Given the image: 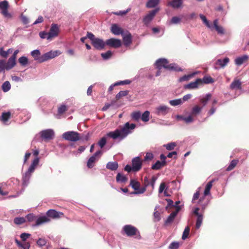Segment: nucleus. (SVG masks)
I'll return each mask as SVG.
<instances>
[{
	"label": "nucleus",
	"mask_w": 249,
	"mask_h": 249,
	"mask_svg": "<svg viewBox=\"0 0 249 249\" xmlns=\"http://www.w3.org/2000/svg\"><path fill=\"white\" fill-rule=\"evenodd\" d=\"M153 158V155L151 153H147L144 158V161L151 160Z\"/></svg>",
	"instance_id": "338daca9"
},
{
	"label": "nucleus",
	"mask_w": 249,
	"mask_h": 249,
	"mask_svg": "<svg viewBox=\"0 0 249 249\" xmlns=\"http://www.w3.org/2000/svg\"><path fill=\"white\" fill-rule=\"evenodd\" d=\"M142 160L140 157H136L132 160V166L133 172L139 171L142 167Z\"/></svg>",
	"instance_id": "9d476101"
},
{
	"label": "nucleus",
	"mask_w": 249,
	"mask_h": 249,
	"mask_svg": "<svg viewBox=\"0 0 249 249\" xmlns=\"http://www.w3.org/2000/svg\"><path fill=\"white\" fill-rule=\"evenodd\" d=\"M63 215V213L58 212L56 211L50 209L46 213V215L39 216L36 220V226H39L43 224L49 222L51 218H56Z\"/></svg>",
	"instance_id": "7ed1b4c3"
},
{
	"label": "nucleus",
	"mask_w": 249,
	"mask_h": 249,
	"mask_svg": "<svg viewBox=\"0 0 249 249\" xmlns=\"http://www.w3.org/2000/svg\"><path fill=\"white\" fill-rule=\"evenodd\" d=\"M131 116L133 119L138 121L141 117V113L139 111L134 112L132 113Z\"/></svg>",
	"instance_id": "3c124183"
},
{
	"label": "nucleus",
	"mask_w": 249,
	"mask_h": 249,
	"mask_svg": "<svg viewBox=\"0 0 249 249\" xmlns=\"http://www.w3.org/2000/svg\"><path fill=\"white\" fill-rule=\"evenodd\" d=\"M10 116L11 113L10 112H3L1 115L0 120L5 123L10 119Z\"/></svg>",
	"instance_id": "4c0bfd02"
},
{
	"label": "nucleus",
	"mask_w": 249,
	"mask_h": 249,
	"mask_svg": "<svg viewBox=\"0 0 249 249\" xmlns=\"http://www.w3.org/2000/svg\"><path fill=\"white\" fill-rule=\"evenodd\" d=\"M215 181V179L209 181L206 185L204 192V196H207L210 194V190L213 186V183Z\"/></svg>",
	"instance_id": "c85d7f7f"
},
{
	"label": "nucleus",
	"mask_w": 249,
	"mask_h": 249,
	"mask_svg": "<svg viewBox=\"0 0 249 249\" xmlns=\"http://www.w3.org/2000/svg\"><path fill=\"white\" fill-rule=\"evenodd\" d=\"M202 109V107L198 106H195L193 107L192 110V114L196 115L199 113Z\"/></svg>",
	"instance_id": "37998d69"
},
{
	"label": "nucleus",
	"mask_w": 249,
	"mask_h": 249,
	"mask_svg": "<svg viewBox=\"0 0 249 249\" xmlns=\"http://www.w3.org/2000/svg\"><path fill=\"white\" fill-rule=\"evenodd\" d=\"M16 65V59L10 57L8 60L6 65V69L7 70H10L13 68Z\"/></svg>",
	"instance_id": "2f4dec72"
},
{
	"label": "nucleus",
	"mask_w": 249,
	"mask_h": 249,
	"mask_svg": "<svg viewBox=\"0 0 249 249\" xmlns=\"http://www.w3.org/2000/svg\"><path fill=\"white\" fill-rule=\"evenodd\" d=\"M111 55H112V52L110 51H107L106 53H102L101 54L102 57L104 59H107L109 58Z\"/></svg>",
	"instance_id": "4d7b16f0"
},
{
	"label": "nucleus",
	"mask_w": 249,
	"mask_h": 249,
	"mask_svg": "<svg viewBox=\"0 0 249 249\" xmlns=\"http://www.w3.org/2000/svg\"><path fill=\"white\" fill-rule=\"evenodd\" d=\"M26 218L29 221L31 222L35 220L36 221L38 218H36V216L34 214L30 213L26 216Z\"/></svg>",
	"instance_id": "680f3d73"
},
{
	"label": "nucleus",
	"mask_w": 249,
	"mask_h": 249,
	"mask_svg": "<svg viewBox=\"0 0 249 249\" xmlns=\"http://www.w3.org/2000/svg\"><path fill=\"white\" fill-rule=\"evenodd\" d=\"M179 248V243L178 242H172L169 246V249H178Z\"/></svg>",
	"instance_id": "052dcab7"
},
{
	"label": "nucleus",
	"mask_w": 249,
	"mask_h": 249,
	"mask_svg": "<svg viewBox=\"0 0 249 249\" xmlns=\"http://www.w3.org/2000/svg\"><path fill=\"white\" fill-rule=\"evenodd\" d=\"M106 167L107 169L111 171H115L118 167V164L117 162H108L107 164Z\"/></svg>",
	"instance_id": "473e14b6"
},
{
	"label": "nucleus",
	"mask_w": 249,
	"mask_h": 249,
	"mask_svg": "<svg viewBox=\"0 0 249 249\" xmlns=\"http://www.w3.org/2000/svg\"><path fill=\"white\" fill-rule=\"evenodd\" d=\"M201 85L202 84H210L214 82L213 79L210 76H204L202 79H201Z\"/></svg>",
	"instance_id": "f704fd0d"
},
{
	"label": "nucleus",
	"mask_w": 249,
	"mask_h": 249,
	"mask_svg": "<svg viewBox=\"0 0 249 249\" xmlns=\"http://www.w3.org/2000/svg\"><path fill=\"white\" fill-rule=\"evenodd\" d=\"M67 110V107L65 105H61L58 108V113L59 114H62L64 113Z\"/></svg>",
	"instance_id": "bf43d9fd"
},
{
	"label": "nucleus",
	"mask_w": 249,
	"mask_h": 249,
	"mask_svg": "<svg viewBox=\"0 0 249 249\" xmlns=\"http://www.w3.org/2000/svg\"><path fill=\"white\" fill-rule=\"evenodd\" d=\"M86 37H87V38H89L91 41V43H92L94 41V40L96 38L95 37V36L92 33L90 32L87 33Z\"/></svg>",
	"instance_id": "774afa93"
},
{
	"label": "nucleus",
	"mask_w": 249,
	"mask_h": 249,
	"mask_svg": "<svg viewBox=\"0 0 249 249\" xmlns=\"http://www.w3.org/2000/svg\"><path fill=\"white\" fill-rule=\"evenodd\" d=\"M249 59V56L248 55H243L240 57H237L235 59V63L238 66H240L244 63L248 62Z\"/></svg>",
	"instance_id": "5701e85b"
},
{
	"label": "nucleus",
	"mask_w": 249,
	"mask_h": 249,
	"mask_svg": "<svg viewBox=\"0 0 249 249\" xmlns=\"http://www.w3.org/2000/svg\"><path fill=\"white\" fill-rule=\"evenodd\" d=\"M26 220L24 217H16L14 220V223L17 225H20L25 222Z\"/></svg>",
	"instance_id": "49530a36"
},
{
	"label": "nucleus",
	"mask_w": 249,
	"mask_h": 249,
	"mask_svg": "<svg viewBox=\"0 0 249 249\" xmlns=\"http://www.w3.org/2000/svg\"><path fill=\"white\" fill-rule=\"evenodd\" d=\"M179 203H168V206L166 207V208L168 207H171L172 206L175 207L176 208V210L175 212H173L168 217L166 220L165 221V224H168L171 223L176 215H177L178 212L179 211V208L178 206V205Z\"/></svg>",
	"instance_id": "6e6552de"
},
{
	"label": "nucleus",
	"mask_w": 249,
	"mask_h": 249,
	"mask_svg": "<svg viewBox=\"0 0 249 249\" xmlns=\"http://www.w3.org/2000/svg\"><path fill=\"white\" fill-rule=\"evenodd\" d=\"M238 162V160H232L231 161V162L230 165L227 167L226 170L228 171L232 170L233 169H234L235 167V166L237 164Z\"/></svg>",
	"instance_id": "58836bf2"
},
{
	"label": "nucleus",
	"mask_w": 249,
	"mask_h": 249,
	"mask_svg": "<svg viewBox=\"0 0 249 249\" xmlns=\"http://www.w3.org/2000/svg\"><path fill=\"white\" fill-rule=\"evenodd\" d=\"M177 144L175 142H170L167 144L164 145V146L166 147V149L168 150H173L175 147L176 146Z\"/></svg>",
	"instance_id": "864d4df0"
},
{
	"label": "nucleus",
	"mask_w": 249,
	"mask_h": 249,
	"mask_svg": "<svg viewBox=\"0 0 249 249\" xmlns=\"http://www.w3.org/2000/svg\"><path fill=\"white\" fill-rule=\"evenodd\" d=\"M102 154V152L98 150L94 154L90 157L87 161V165L89 168H92L94 166L96 161L98 160L97 157Z\"/></svg>",
	"instance_id": "dca6fc26"
},
{
	"label": "nucleus",
	"mask_w": 249,
	"mask_h": 249,
	"mask_svg": "<svg viewBox=\"0 0 249 249\" xmlns=\"http://www.w3.org/2000/svg\"><path fill=\"white\" fill-rule=\"evenodd\" d=\"M111 32L115 35H123L124 30L116 24H113L110 29Z\"/></svg>",
	"instance_id": "aec40b11"
},
{
	"label": "nucleus",
	"mask_w": 249,
	"mask_h": 249,
	"mask_svg": "<svg viewBox=\"0 0 249 249\" xmlns=\"http://www.w3.org/2000/svg\"><path fill=\"white\" fill-rule=\"evenodd\" d=\"M11 89V85L9 81H5L2 85V89L4 92H7Z\"/></svg>",
	"instance_id": "79ce46f5"
},
{
	"label": "nucleus",
	"mask_w": 249,
	"mask_h": 249,
	"mask_svg": "<svg viewBox=\"0 0 249 249\" xmlns=\"http://www.w3.org/2000/svg\"><path fill=\"white\" fill-rule=\"evenodd\" d=\"M157 179V178L154 176L152 177L150 180H149L147 177H145L143 181V187H145L146 189L147 187L150 186L151 190H153L154 189V185Z\"/></svg>",
	"instance_id": "2eb2a0df"
},
{
	"label": "nucleus",
	"mask_w": 249,
	"mask_h": 249,
	"mask_svg": "<svg viewBox=\"0 0 249 249\" xmlns=\"http://www.w3.org/2000/svg\"><path fill=\"white\" fill-rule=\"evenodd\" d=\"M128 94V90L120 91L116 95L115 99H116V100H119L122 97L125 96L127 95Z\"/></svg>",
	"instance_id": "a19ab883"
},
{
	"label": "nucleus",
	"mask_w": 249,
	"mask_h": 249,
	"mask_svg": "<svg viewBox=\"0 0 249 249\" xmlns=\"http://www.w3.org/2000/svg\"><path fill=\"white\" fill-rule=\"evenodd\" d=\"M37 244L40 246L42 247L46 244V241L44 238H39L36 242Z\"/></svg>",
	"instance_id": "e2e57ef3"
},
{
	"label": "nucleus",
	"mask_w": 249,
	"mask_h": 249,
	"mask_svg": "<svg viewBox=\"0 0 249 249\" xmlns=\"http://www.w3.org/2000/svg\"><path fill=\"white\" fill-rule=\"evenodd\" d=\"M149 111L146 110L141 115V119L143 122H148L149 120Z\"/></svg>",
	"instance_id": "ea45409f"
},
{
	"label": "nucleus",
	"mask_w": 249,
	"mask_h": 249,
	"mask_svg": "<svg viewBox=\"0 0 249 249\" xmlns=\"http://www.w3.org/2000/svg\"><path fill=\"white\" fill-rule=\"evenodd\" d=\"M166 189V188L165 183L164 182H161L160 185L159 193L160 194L162 193Z\"/></svg>",
	"instance_id": "0e129e2a"
},
{
	"label": "nucleus",
	"mask_w": 249,
	"mask_h": 249,
	"mask_svg": "<svg viewBox=\"0 0 249 249\" xmlns=\"http://www.w3.org/2000/svg\"><path fill=\"white\" fill-rule=\"evenodd\" d=\"M242 83L239 79H235L230 85V88L231 89H241Z\"/></svg>",
	"instance_id": "393cba45"
},
{
	"label": "nucleus",
	"mask_w": 249,
	"mask_h": 249,
	"mask_svg": "<svg viewBox=\"0 0 249 249\" xmlns=\"http://www.w3.org/2000/svg\"><path fill=\"white\" fill-rule=\"evenodd\" d=\"M177 118L178 120H182L184 121H185V122L186 123H187V124L191 123L193 121V118H192V117L191 116H189L187 117H184L181 115H178L177 116Z\"/></svg>",
	"instance_id": "e433bc0d"
},
{
	"label": "nucleus",
	"mask_w": 249,
	"mask_h": 249,
	"mask_svg": "<svg viewBox=\"0 0 249 249\" xmlns=\"http://www.w3.org/2000/svg\"><path fill=\"white\" fill-rule=\"evenodd\" d=\"M123 231L128 237H133L135 239L140 240L142 239L139 231L131 225H126L123 228Z\"/></svg>",
	"instance_id": "39448f33"
},
{
	"label": "nucleus",
	"mask_w": 249,
	"mask_h": 249,
	"mask_svg": "<svg viewBox=\"0 0 249 249\" xmlns=\"http://www.w3.org/2000/svg\"><path fill=\"white\" fill-rule=\"evenodd\" d=\"M166 164V161H160V160H157L155 164L152 165L151 169L153 170H160L162 167L165 166Z\"/></svg>",
	"instance_id": "a878e982"
},
{
	"label": "nucleus",
	"mask_w": 249,
	"mask_h": 249,
	"mask_svg": "<svg viewBox=\"0 0 249 249\" xmlns=\"http://www.w3.org/2000/svg\"><path fill=\"white\" fill-rule=\"evenodd\" d=\"M131 81L129 80H125L124 81H121L117 82H116L114 84V86H120V85H128L130 84Z\"/></svg>",
	"instance_id": "6e6d98bb"
},
{
	"label": "nucleus",
	"mask_w": 249,
	"mask_h": 249,
	"mask_svg": "<svg viewBox=\"0 0 249 249\" xmlns=\"http://www.w3.org/2000/svg\"><path fill=\"white\" fill-rule=\"evenodd\" d=\"M200 18L203 21V22L205 24V25L208 27L211 28V25L210 24L209 21L207 20V18L203 15L200 14L199 16Z\"/></svg>",
	"instance_id": "5fc2aeb1"
},
{
	"label": "nucleus",
	"mask_w": 249,
	"mask_h": 249,
	"mask_svg": "<svg viewBox=\"0 0 249 249\" xmlns=\"http://www.w3.org/2000/svg\"><path fill=\"white\" fill-rule=\"evenodd\" d=\"M189 232H190V228L189 227H186L184 231H183V234H182V240H185L186 239L189 234Z\"/></svg>",
	"instance_id": "603ef678"
},
{
	"label": "nucleus",
	"mask_w": 249,
	"mask_h": 249,
	"mask_svg": "<svg viewBox=\"0 0 249 249\" xmlns=\"http://www.w3.org/2000/svg\"><path fill=\"white\" fill-rule=\"evenodd\" d=\"M180 21V18L178 17H174L170 21L171 24H178Z\"/></svg>",
	"instance_id": "69168bd1"
},
{
	"label": "nucleus",
	"mask_w": 249,
	"mask_h": 249,
	"mask_svg": "<svg viewBox=\"0 0 249 249\" xmlns=\"http://www.w3.org/2000/svg\"><path fill=\"white\" fill-rule=\"evenodd\" d=\"M213 26L217 33L220 35L224 34V30L222 26L218 25V20L215 19L213 21Z\"/></svg>",
	"instance_id": "7c9ffc66"
},
{
	"label": "nucleus",
	"mask_w": 249,
	"mask_h": 249,
	"mask_svg": "<svg viewBox=\"0 0 249 249\" xmlns=\"http://www.w3.org/2000/svg\"><path fill=\"white\" fill-rule=\"evenodd\" d=\"M39 158L38 157H36L33 161L32 163H31V165L30 166L27 171L31 173L34 172L36 168L37 167L39 163Z\"/></svg>",
	"instance_id": "c756f323"
},
{
	"label": "nucleus",
	"mask_w": 249,
	"mask_h": 249,
	"mask_svg": "<svg viewBox=\"0 0 249 249\" xmlns=\"http://www.w3.org/2000/svg\"><path fill=\"white\" fill-rule=\"evenodd\" d=\"M59 32V26L56 24H52L49 33L48 39H51L53 38L58 36Z\"/></svg>",
	"instance_id": "f8f14e48"
},
{
	"label": "nucleus",
	"mask_w": 249,
	"mask_h": 249,
	"mask_svg": "<svg viewBox=\"0 0 249 249\" xmlns=\"http://www.w3.org/2000/svg\"><path fill=\"white\" fill-rule=\"evenodd\" d=\"M135 127V124H130L127 122L122 128L121 129H117L114 131L110 132L107 134V136L113 139H116L118 138L123 139L131 132L130 130L134 129Z\"/></svg>",
	"instance_id": "f257e3e1"
},
{
	"label": "nucleus",
	"mask_w": 249,
	"mask_h": 249,
	"mask_svg": "<svg viewBox=\"0 0 249 249\" xmlns=\"http://www.w3.org/2000/svg\"><path fill=\"white\" fill-rule=\"evenodd\" d=\"M9 5L8 1L5 0L0 2V9L1 12V13L4 17L8 18H12V15L8 12V8Z\"/></svg>",
	"instance_id": "1a4fd4ad"
},
{
	"label": "nucleus",
	"mask_w": 249,
	"mask_h": 249,
	"mask_svg": "<svg viewBox=\"0 0 249 249\" xmlns=\"http://www.w3.org/2000/svg\"><path fill=\"white\" fill-rule=\"evenodd\" d=\"M212 95L210 93L207 94L206 96L200 99V102L203 104V106H205L208 101L211 99Z\"/></svg>",
	"instance_id": "c03bdc74"
},
{
	"label": "nucleus",
	"mask_w": 249,
	"mask_h": 249,
	"mask_svg": "<svg viewBox=\"0 0 249 249\" xmlns=\"http://www.w3.org/2000/svg\"><path fill=\"white\" fill-rule=\"evenodd\" d=\"M106 45L114 48H118L121 46L122 42L121 40L114 38L107 39L106 41Z\"/></svg>",
	"instance_id": "4468645a"
},
{
	"label": "nucleus",
	"mask_w": 249,
	"mask_h": 249,
	"mask_svg": "<svg viewBox=\"0 0 249 249\" xmlns=\"http://www.w3.org/2000/svg\"><path fill=\"white\" fill-rule=\"evenodd\" d=\"M159 207L156 206L155 208V212L154 213V218L156 221H159L160 219V212L158 210Z\"/></svg>",
	"instance_id": "8fccbe9b"
},
{
	"label": "nucleus",
	"mask_w": 249,
	"mask_h": 249,
	"mask_svg": "<svg viewBox=\"0 0 249 249\" xmlns=\"http://www.w3.org/2000/svg\"><path fill=\"white\" fill-rule=\"evenodd\" d=\"M160 9L157 8L149 12L148 14L145 15L142 19V22L146 26H148L149 23L153 20L156 14L159 12Z\"/></svg>",
	"instance_id": "0eeeda50"
},
{
	"label": "nucleus",
	"mask_w": 249,
	"mask_h": 249,
	"mask_svg": "<svg viewBox=\"0 0 249 249\" xmlns=\"http://www.w3.org/2000/svg\"><path fill=\"white\" fill-rule=\"evenodd\" d=\"M169 103L173 106H176L181 104L182 101L181 99H178L170 101Z\"/></svg>",
	"instance_id": "de8ad7c7"
},
{
	"label": "nucleus",
	"mask_w": 249,
	"mask_h": 249,
	"mask_svg": "<svg viewBox=\"0 0 249 249\" xmlns=\"http://www.w3.org/2000/svg\"><path fill=\"white\" fill-rule=\"evenodd\" d=\"M230 59L228 57H225L223 60L219 59L217 60L215 63V68L216 69L223 68L227 65Z\"/></svg>",
	"instance_id": "412c9836"
},
{
	"label": "nucleus",
	"mask_w": 249,
	"mask_h": 249,
	"mask_svg": "<svg viewBox=\"0 0 249 249\" xmlns=\"http://www.w3.org/2000/svg\"><path fill=\"white\" fill-rule=\"evenodd\" d=\"M183 3V0H172L168 2V5L174 8H178Z\"/></svg>",
	"instance_id": "bb28decb"
},
{
	"label": "nucleus",
	"mask_w": 249,
	"mask_h": 249,
	"mask_svg": "<svg viewBox=\"0 0 249 249\" xmlns=\"http://www.w3.org/2000/svg\"><path fill=\"white\" fill-rule=\"evenodd\" d=\"M123 40L125 46H128L132 43V36L130 33H127L126 35L123 34Z\"/></svg>",
	"instance_id": "b1692460"
},
{
	"label": "nucleus",
	"mask_w": 249,
	"mask_h": 249,
	"mask_svg": "<svg viewBox=\"0 0 249 249\" xmlns=\"http://www.w3.org/2000/svg\"><path fill=\"white\" fill-rule=\"evenodd\" d=\"M116 180L117 182L124 183L127 180V178L121 173H118L116 176Z\"/></svg>",
	"instance_id": "c9c22d12"
},
{
	"label": "nucleus",
	"mask_w": 249,
	"mask_h": 249,
	"mask_svg": "<svg viewBox=\"0 0 249 249\" xmlns=\"http://www.w3.org/2000/svg\"><path fill=\"white\" fill-rule=\"evenodd\" d=\"M92 44L96 49L101 50L105 48L106 43L103 39L99 38H96L92 43Z\"/></svg>",
	"instance_id": "f3484780"
},
{
	"label": "nucleus",
	"mask_w": 249,
	"mask_h": 249,
	"mask_svg": "<svg viewBox=\"0 0 249 249\" xmlns=\"http://www.w3.org/2000/svg\"><path fill=\"white\" fill-rule=\"evenodd\" d=\"M199 209L198 207L195 208L193 210V213L197 216V219L196 222V228L199 229L201 226L203 221V215L198 213Z\"/></svg>",
	"instance_id": "6ab92c4d"
},
{
	"label": "nucleus",
	"mask_w": 249,
	"mask_h": 249,
	"mask_svg": "<svg viewBox=\"0 0 249 249\" xmlns=\"http://www.w3.org/2000/svg\"><path fill=\"white\" fill-rule=\"evenodd\" d=\"M32 173L28 171H27L24 174V175L23 176V177H22V185L24 186H26L28 185V182H29V179L30 178V177L31 176V174Z\"/></svg>",
	"instance_id": "cd10ccee"
},
{
	"label": "nucleus",
	"mask_w": 249,
	"mask_h": 249,
	"mask_svg": "<svg viewBox=\"0 0 249 249\" xmlns=\"http://www.w3.org/2000/svg\"><path fill=\"white\" fill-rule=\"evenodd\" d=\"M60 53L59 51H51L40 56V53L38 50H35L31 52V55L34 58V59L39 63H42L53 58L60 55Z\"/></svg>",
	"instance_id": "f03ea898"
},
{
	"label": "nucleus",
	"mask_w": 249,
	"mask_h": 249,
	"mask_svg": "<svg viewBox=\"0 0 249 249\" xmlns=\"http://www.w3.org/2000/svg\"><path fill=\"white\" fill-rule=\"evenodd\" d=\"M18 62L22 66H25L28 64V59L25 56H21L18 59Z\"/></svg>",
	"instance_id": "09e8293b"
},
{
	"label": "nucleus",
	"mask_w": 249,
	"mask_h": 249,
	"mask_svg": "<svg viewBox=\"0 0 249 249\" xmlns=\"http://www.w3.org/2000/svg\"><path fill=\"white\" fill-rule=\"evenodd\" d=\"M155 66L158 70H161L162 68L171 71H181V69L177 66L175 64H169L168 61L165 58H160L158 59L156 63Z\"/></svg>",
	"instance_id": "20e7f679"
},
{
	"label": "nucleus",
	"mask_w": 249,
	"mask_h": 249,
	"mask_svg": "<svg viewBox=\"0 0 249 249\" xmlns=\"http://www.w3.org/2000/svg\"><path fill=\"white\" fill-rule=\"evenodd\" d=\"M195 74V73H193L192 74L184 75L179 78V82L188 81L191 78H192Z\"/></svg>",
	"instance_id": "a18cd8bd"
},
{
	"label": "nucleus",
	"mask_w": 249,
	"mask_h": 249,
	"mask_svg": "<svg viewBox=\"0 0 249 249\" xmlns=\"http://www.w3.org/2000/svg\"><path fill=\"white\" fill-rule=\"evenodd\" d=\"M130 185L136 191L133 194H142L145 191V187H140V183L134 179L130 181Z\"/></svg>",
	"instance_id": "9b49d317"
},
{
	"label": "nucleus",
	"mask_w": 249,
	"mask_h": 249,
	"mask_svg": "<svg viewBox=\"0 0 249 249\" xmlns=\"http://www.w3.org/2000/svg\"><path fill=\"white\" fill-rule=\"evenodd\" d=\"M160 0H147L146 6L147 8H154L160 2Z\"/></svg>",
	"instance_id": "72a5a7b5"
},
{
	"label": "nucleus",
	"mask_w": 249,
	"mask_h": 249,
	"mask_svg": "<svg viewBox=\"0 0 249 249\" xmlns=\"http://www.w3.org/2000/svg\"><path fill=\"white\" fill-rule=\"evenodd\" d=\"M169 110V108L166 106H160L156 108L155 113L159 116L167 114Z\"/></svg>",
	"instance_id": "a211bd4d"
},
{
	"label": "nucleus",
	"mask_w": 249,
	"mask_h": 249,
	"mask_svg": "<svg viewBox=\"0 0 249 249\" xmlns=\"http://www.w3.org/2000/svg\"><path fill=\"white\" fill-rule=\"evenodd\" d=\"M201 80L200 78H197L195 82H191L188 84L185 85L184 88L185 89H193L198 87V85H201Z\"/></svg>",
	"instance_id": "4be33fe9"
},
{
	"label": "nucleus",
	"mask_w": 249,
	"mask_h": 249,
	"mask_svg": "<svg viewBox=\"0 0 249 249\" xmlns=\"http://www.w3.org/2000/svg\"><path fill=\"white\" fill-rule=\"evenodd\" d=\"M41 137L45 140H50L53 138L54 131L52 129H46L40 132Z\"/></svg>",
	"instance_id": "ddd939ff"
},
{
	"label": "nucleus",
	"mask_w": 249,
	"mask_h": 249,
	"mask_svg": "<svg viewBox=\"0 0 249 249\" xmlns=\"http://www.w3.org/2000/svg\"><path fill=\"white\" fill-rule=\"evenodd\" d=\"M106 143L107 138L105 137H102L98 142V144L101 148H103L106 145Z\"/></svg>",
	"instance_id": "13d9d810"
},
{
	"label": "nucleus",
	"mask_w": 249,
	"mask_h": 249,
	"mask_svg": "<svg viewBox=\"0 0 249 249\" xmlns=\"http://www.w3.org/2000/svg\"><path fill=\"white\" fill-rule=\"evenodd\" d=\"M62 138L71 142H76L80 139V134L73 131H67L62 134Z\"/></svg>",
	"instance_id": "423d86ee"
}]
</instances>
